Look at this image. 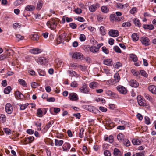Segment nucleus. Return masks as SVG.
<instances>
[{
  "label": "nucleus",
  "mask_w": 156,
  "mask_h": 156,
  "mask_svg": "<svg viewBox=\"0 0 156 156\" xmlns=\"http://www.w3.org/2000/svg\"><path fill=\"white\" fill-rule=\"evenodd\" d=\"M114 49L115 52L117 53H120L121 52V51L120 48L117 46H115L114 47Z\"/></svg>",
  "instance_id": "obj_49"
},
{
  "label": "nucleus",
  "mask_w": 156,
  "mask_h": 156,
  "mask_svg": "<svg viewBox=\"0 0 156 156\" xmlns=\"http://www.w3.org/2000/svg\"><path fill=\"white\" fill-rule=\"evenodd\" d=\"M106 94L108 96H110L114 94V93L111 91L109 90H106L105 92Z\"/></svg>",
  "instance_id": "obj_55"
},
{
  "label": "nucleus",
  "mask_w": 156,
  "mask_h": 156,
  "mask_svg": "<svg viewBox=\"0 0 156 156\" xmlns=\"http://www.w3.org/2000/svg\"><path fill=\"white\" fill-rule=\"evenodd\" d=\"M5 111L8 114H10L12 113L13 108L10 103H7L5 106Z\"/></svg>",
  "instance_id": "obj_7"
},
{
  "label": "nucleus",
  "mask_w": 156,
  "mask_h": 156,
  "mask_svg": "<svg viewBox=\"0 0 156 156\" xmlns=\"http://www.w3.org/2000/svg\"><path fill=\"white\" fill-rule=\"evenodd\" d=\"M11 89V87L8 86L5 89L4 92L5 94H9L10 92Z\"/></svg>",
  "instance_id": "obj_35"
},
{
  "label": "nucleus",
  "mask_w": 156,
  "mask_h": 156,
  "mask_svg": "<svg viewBox=\"0 0 156 156\" xmlns=\"http://www.w3.org/2000/svg\"><path fill=\"white\" fill-rule=\"evenodd\" d=\"M114 80L116 83L119 82L120 79L119 75L118 73H116L115 74L114 76Z\"/></svg>",
  "instance_id": "obj_26"
},
{
  "label": "nucleus",
  "mask_w": 156,
  "mask_h": 156,
  "mask_svg": "<svg viewBox=\"0 0 156 156\" xmlns=\"http://www.w3.org/2000/svg\"><path fill=\"white\" fill-rule=\"evenodd\" d=\"M140 40L142 44L146 46L150 45V41L149 39L146 37H143L140 38Z\"/></svg>",
  "instance_id": "obj_4"
},
{
  "label": "nucleus",
  "mask_w": 156,
  "mask_h": 156,
  "mask_svg": "<svg viewBox=\"0 0 156 156\" xmlns=\"http://www.w3.org/2000/svg\"><path fill=\"white\" fill-rule=\"evenodd\" d=\"M43 4V2L42 1H39L37 4V9L38 10H40L41 9Z\"/></svg>",
  "instance_id": "obj_30"
},
{
  "label": "nucleus",
  "mask_w": 156,
  "mask_h": 156,
  "mask_svg": "<svg viewBox=\"0 0 156 156\" xmlns=\"http://www.w3.org/2000/svg\"><path fill=\"white\" fill-rule=\"evenodd\" d=\"M132 142L134 145H137L140 144L141 142L138 139H133L132 140Z\"/></svg>",
  "instance_id": "obj_31"
},
{
  "label": "nucleus",
  "mask_w": 156,
  "mask_h": 156,
  "mask_svg": "<svg viewBox=\"0 0 156 156\" xmlns=\"http://www.w3.org/2000/svg\"><path fill=\"white\" fill-rule=\"evenodd\" d=\"M100 7V4L97 3L90 5L89 7V11L92 12H95L98 8Z\"/></svg>",
  "instance_id": "obj_6"
},
{
  "label": "nucleus",
  "mask_w": 156,
  "mask_h": 156,
  "mask_svg": "<svg viewBox=\"0 0 156 156\" xmlns=\"http://www.w3.org/2000/svg\"><path fill=\"white\" fill-rule=\"evenodd\" d=\"M117 138L118 140L122 141L124 139V135L122 133H120L117 135Z\"/></svg>",
  "instance_id": "obj_36"
},
{
  "label": "nucleus",
  "mask_w": 156,
  "mask_h": 156,
  "mask_svg": "<svg viewBox=\"0 0 156 156\" xmlns=\"http://www.w3.org/2000/svg\"><path fill=\"white\" fill-rule=\"evenodd\" d=\"M130 57L131 60L134 62H136L138 59L137 56L135 55L132 54L130 55Z\"/></svg>",
  "instance_id": "obj_37"
},
{
  "label": "nucleus",
  "mask_w": 156,
  "mask_h": 156,
  "mask_svg": "<svg viewBox=\"0 0 156 156\" xmlns=\"http://www.w3.org/2000/svg\"><path fill=\"white\" fill-rule=\"evenodd\" d=\"M124 144L126 146H129L130 145V143L127 139H126L124 142Z\"/></svg>",
  "instance_id": "obj_56"
},
{
  "label": "nucleus",
  "mask_w": 156,
  "mask_h": 156,
  "mask_svg": "<svg viewBox=\"0 0 156 156\" xmlns=\"http://www.w3.org/2000/svg\"><path fill=\"white\" fill-rule=\"evenodd\" d=\"M132 38L133 41H136L139 39V35L137 33H134L132 35Z\"/></svg>",
  "instance_id": "obj_24"
},
{
  "label": "nucleus",
  "mask_w": 156,
  "mask_h": 156,
  "mask_svg": "<svg viewBox=\"0 0 156 156\" xmlns=\"http://www.w3.org/2000/svg\"><path fill=\"white\" fill-rule=\"evenodd\" d=\"M122 18L118 17L114 14H111L110 16V20L111 21H119L121 20Z\"/></svg>",
  "instance_id": "obj_9"
},
{
  "label": "nucleus",
  "mask_w": 156,
  "mask_h": 156,
  "mask_svg": "<svg viewBox=\"0 0 156 156\" xmlns=\"http://www.w3.org/2000/svg\"><path fill=\"white\" fill-rule=\"evenodd\" d=\"M35 124V125L37 126V127L38 128L37 129L38 130H41V122H36Z\"/></svg>",
  "instance_id": "obj_39"
},
{
  "label": "nucleus",
  "mask_w": 156,
  "mask_h": 156,
  "mask_svg": "<svg viewBox=\"0 0 156 156\" xmlns=\"http://www.w3.org/2000/svg\"><path fill=\"white\" fill-rule=\"evenodd\" d=\"M133 22L136 26H137L139 27H141V24L139 20L137 18H134L133 20Z\"/></svg>",
  "instance_id": "obj_25"
},
{
  "label": "nucleus",
  "mask_w": 156,
  "mask_h": 156,
  "mask_svg": "<svg viewBox=\"0 0 156 156\" xmlns=\"http://www.w3.org/2000/svg\"><path fill=\"white\" fill-rule=\"evenodd\" d=\"M101 10L103 12L107 13L109 9L106 6H104L101 7Z\"/></svg>",
  "instance_id": "obj_38"
},
{
  "label": "nucleus",
  "mask_w": 156,
  "mask_h": 156,
  "mask_svg": "<svg viewBox=\"0 0 156 156\" xmlns=\"http://www.w3.org/2000/svg\"><path fill=\"white\" fill-rule=\"evenodd\" d=\"M80 39L81 41H83L86 39V37L85 35L83 34H81L80 35Z\"/></svg>",
  "instance_id": "obj_57"
},
{
  "label": "nucleus",
  "mask_w": 156,
  "mask_h": 156,
  "mask_svg": "<svg viewBox=\"0 0 156 156\" xmlns=\"http://www.w3.org/2000/svg\"><path fill=\"white\" fill-rule=\"evenodd\" d=\"M74 11L77 14H80L82 12V10L81 9L78 8L75 9Z\"/></svg>",
  "instance_id": "obj_48"
},
{
  "label": "nucleus",
  "mask_w": 156,
  "mask_h": 156,
  "mask_svg": "<svg viewBox=\"0 0 156 156\" xmlns=\"http://www.w3.org/2000/svg\"><path fill=\"white\" fill-rule=\"evenodd\" d=\"M35 8L34 6L32 5H28L26 6L25 9L29 11H32L34 10Z\"/></svg>",
  "instance_id": "obj_22"
},
{
  "label": "nucleus",
  "mask_w": 156,
  "mask_h": 156,
  "mask_svg": "<svg viewBox=\"0 0 156 156\" xmlns=\"http://www.w3.org/2000/svg\"><path fill=\"white\" fill-rule=\"evenodd\" d=\"M83 150L86 154H88L89 153V151L86 146H83Z\"/></svg>",
  "instance_id": "obj_59"
},
{
  "label": "nucleus",
  "mask_w": 156,
  "mask_h": 156,
  "mask_svg": "<svg viewBox=\"0 0 156 156\" xmlns=\"http://www.w3.org/2000/svg\"><path fill=\"white\" fill-rule=\"evenodd\" d=\"M69 98L71 101H76L78 99V96L76 94L70 93L69 94Z\"/></svg>",
  "instance_id": "obj_13"
},
{
  "label": "nucleus",
  "mask_w": 156,
  "mask_h": 156,
  "mask_svg": "<svg viewBox=\"0 0 156 156\" xmlns=\"http://www.w3.org/2000/svg\"><path fill=\"white\" fill-rule=\"evenodd\" d=\"M30 38L33 41H37L39 39V36L36 34H32L30 35Z\"/></svg>",
  "instance_id": "obj_29"
},
{
  "label": "nucleus",
  "mask_w": 156,
  "mask_h": 156,
  "mask_svg": "<svg viewBox=\"0 0 156 156\" xmlns=\"http://www.w3.org/2000/svg\"><path fill=\"white\" fill-rule=\"evenodd\" d=\"M15 96L17 99H23L24 98L23 95L19 91H17L15 93Z\"/></svg>",
  "instance_id": "obj_12"
},
{
  "label": "nucleus",
  "mask_w": 156,
  "mask_h": 156,
  "mask_svg": "<svg viewBox=\"0 0 156 156\" xmlns=\"http://www.w3.org/2000/svg\"><path fill=\"white\" fill-rule=\"evenodd\" d=\"M144 97L146 98L149 101H151L152 100V98L150 95L147 93H144Z\"/></svg>",
  "instance_id": "obj_44"
},
{
  "label": "nucleus",
  "mask_w": 156,
  "mask_h": 156,
  "mask_svg": "<svg viewBox=\"0 0 156 156\" xmlns=\"http://www.w3.org/2000/svg\"><path fill=\"white\" fill-rule=\"evenodd\" d=\"M83 56L82 54L79 52H76L74 53L72 57L75 58L76 59H80Z\"/></svg>",
  "instance_id": "obj_19"
},
{
  "label": "nucleus",
  "mask_w": 156,
  "mask_h": 156,
  "mask_svg": "<svg viewBox=\"0 0 156 156\" xmlns=\"http://www.w3.org/2000/svg\"><path fill=\"white\" fill-rule=\"evenodd\" d=\"M99 84L98 82L93 81L90 83L89 85V87L91 89H95L97 88Z\"/></svg>",
  "instance_id": "obj_16"
},
{
  "label": "nucleus",
  "mask_w": 156,
  "mask_h": 156,
  "mask_svg": "<svg viewBox=\"0 0 156 156\" xmlns=\"http://www.w3.org/2000/svg\"><path fill=\"white\" fill-rule=\"evenodd\" d=\"M99 109L103 112H106L107 111V109L103 107L100 106L99 108Z\"/></svg>",
  "instance_id": "obj_64"
},
{
  "label": "nucleus",
  "mask_w": 156,
  "mask_h": 156,
  "mask_svg": "<svg viewBox=\"0 0 156 156\" xmlns=\"http://www.w3.org/2000/svg\"><path fill=\"white\" fill-rule=\"evenodd\" d=\"M140 73L142 76L145 77H147L148 76V75L147 74L146 72L144 70H141L140 71Z\"/></svg>",
  "instance_id": "obj_42"
},
{
  "label": "nucleus",
  "mask_w": 156,
  "mask_h": 156,
  "mask_svg": "<svg viewBox=\"0 0 156 156\" xmlns=\"http://www.w3.org/2000/svg\"><path fill=\"white\" fill-rule=\"evenodd\" d=\"M90 90L87 87V85L85 83H83L81 87L79 89V91L81 93L88 94Z\"/></svg>",
  "instance_id": "obj_2"
},
{
  "label": "nucleus",
  "mask_w": 156,
  "mask_h": 156,
  "mask_svg": "<svg viewBox=\"0 0 156 156\" xmlns=\"http://www.w3.org/2000/svg\"><path fill=\"white\" fill-rule=\"evenodd\" d=\"M103 52L106 54H108L109 51L105 46L102 47L101 48Z\"/></svg>",
  "instance_id": "obj_41"
},
{
  "label": "nucleus",
  "mask_w": 156,
  "mask_h": 156,
  "mask_svg": "<svg viewBox=\"0 0 156 156\" xmlns=\"http://www.w3.org/2000/svg\"><path fill=\"white\" fill-rule=\"evenodd\" d=\"M23 2L21 0H17L14 2V5L15 6H18Z\"/></svg>",
  "instance_id": "obj_50"
},
{
  "label": "nucleus",
  "mask_w": 156,
  "mask_h": 156,
  "mask_svg": "<svg viewBox=\"0 0 156 156\" xmlns=\"http://www.w3.org/2000/svg\"><path fill=\"white\" fill-rule=\"evenodd\" d=\"M137 8L136 7H133L130 11V12L132 14H134L136 12Z\"/></svg>",
  "instance_id": "obj_63"
},
{
  "label": "nucleus",
  "mask_w": 156,
  "mask_h": 156,
  "mask_svg": "<svg viewBox=\"0 0 156 156\" xmlns=\"http://www.w3.org/2000/svg\"><path fill=\"white\" fill-rule=\"evenodd\" d=\"M122 66V64L119 62H116V64L114 65V67L116 68H118Z\"/></svg>",
  "instance_id": "obj_61"
},
{
  "label": "nucleus",
  "mask_w": 156,
  "mask_h": 156,
  "mask_svg": "<svg viewBox=\"0 0 156 156\" xmlns=\"http://www.w3.org/2000/svg\"><path fill=\"white\" fill-rule=\"evenodd\" d=\"M29 52L33 54H38L40 53L41 52V49L37 48H34L30 49Z\"/></svg>",
  "instance_id": "obj_17"
},
{
  "label": "nucleus",
  "mask_w": 156,
  "mask_h": 156,
  "mask_svg": "<svg viewBox=\"0 0 156 156\" xmlns=\"http://www.w3.org/2000/svg\"><path fill=\"white\" fill-rule=\"evenodd\" d=\"M70 148V145L68 143H64L62 147V148L64 151H68Z\"/></svg>",
  "instance_id": "obj_18"
},
{
  "label": "nucleus",
  "mask_w": 156,
  "mask_h": 156,
  "mask_svg": "<svg viewBox=\"0 0 156 156\" xmlns=\"http://www.w3.org/2000/svg\"><path fill=\"white\" fill-rule=\"evenodd\" d=\"M37 62L38 64H45L47 62L46 59L44 57H40L37 60Z\"/></svg>",
  "instance_id": "obj_11"
},
{
  "label": "nucleus",
  "mask_w": 156,
  "mask_h": 156,
  "mask_svg": "<svg viewBox=\"0 0 156 156\" xmlns=\"http://www.w3.org/2000/svg\"><path fill=\"white\" fill-rule=\"evenodd\" d=\"M110 36L112 37H116L119 35V32L117 30H111L108 32Z\"/></svg>",
  "instance_id": "obj_8"
},
{
  "label": "nucleus",
  "mask_w": 156,
  "mask_h": 156,
  "mask_svg": "<svg viewBox=\"0 0 156 156\" xmlns=\"http://www.w3.org/2000/svg\"><path fill=\"white\" fill-rule=\"evenodd\" d=\"M144 28L149 30L153 29L154 28V26L152 24L146 25H144Z\"/></svg>",
  "instance_id": "obj_40"
},
{
  "label": "nucleus",
  "mask_w": 156,
  "mask_h": 156,
  "mask_svg": "<svg viewBox=\"0 0 156 156\" xmlns=\"http://www.w3.org/2000/svg\"><path fill=\"white\" fill-rule=\"evenodd\" d=\"M131 25V23L128 22L124 23L122 24V27H130Z\"/></svg>",
  "instance_id": "obj_47"
},
{
  "label": "nucleus",
  "mask_w": 156,
  "mask_h": 156,
  "mask_svg": "<svg viewBox=\"0 0 156 156\" xmlns=\"http://www.w3.org/2000/svg\"><path fill=\"white\" fill-rule=\"evenodd\" d=\"M104 154L105 156H111V154L110 151L108 150H106L104 151Z\"/></svg>",
  "instance_id": "obj_62"
},
{
  "label": "nucleus",
  "mask_w": 156,
  "mask_h": 156,
  "mask_svg": "<svg viewBox=\"0 0 156 156\" xmlns=\"http://www.w3.org/2000/svg\"><path fill=\"white\" fill-rule=\"evenodd\" d=\"M114 154L115 156H121L122 153L118 149L115 148L114 149Z\"/></svg>",
  "instance_id": "obj_27"
},
{
  "label": "nucleus",
  "mask_w": 156,
  "mask_h": 156,
  "mask_svg": "<svg viewBox=\"0 0 156 156\" xmlns=\"http://www.w3.org/2000/svg\"><path fill=\"white\" fill-rule=\"evenodd\" d=\"M90 50L91 52L93 53H97L98 52V49L96 47L94 46H91L90 48Z\"/></svg>",
  "instance_id": "obj_23"
},
{
  "label": "nucleus",
  "mask_w": 156,
  "mask_h": 156,
  "mask_svg": "<svg viewBox=\"0 0 156 156\" xmlns=\"http://www.w3.org/2000/svg\"><path fill=\"white\" fill-rule=\"evenodd\" d=\"M132 72L133 74L136 76H138L140 74V73L135 70H132Z\"/></svg>",
  "instance_id": "obj_51"
},
{
  "label": "nucleus",
  "mask_w": 156,
  "mask_h": 156,
  "mask_svg": "<svg viewBox=\"0 0 156 156\" xmlns=\"http://www.w3.org/2000/svg\"><path fill=\"white\" fill-rule=\"evenodd\" d=\"M70 86L73 87H76L78 86V84L76 81H74L71 83Z\"/></svg>",
  "instance_id": "obj_58"
},
{
  "label": "nucleus",
  "mask_w": 156,
  "mask_h": 156,
  "mask_svg": "<svg viewBox=\"0 0 156 156\" xmlns=\"http://www.w3.org/2000/svg\"><path fill=\"white\" fill-rule=\"evenodd\" d=\"M100 31L101 34L102 35H104L106 34V31H105V29L104 27L103 26H101L100 27Z\"/></svg>",
  "instance_id": "obj_34"
},
{
  "label": "nucleus",
  "mask_w": 156,
  "mask_h": 156,
  "mask_svg": "<svg viewBox=\"0 0 156 156\" xmlns=\"http://www.w3.org/2000/svg\"><path fill=\"white\" fill-rule=\"evenodd\" d=\"M63 143V141L62 140H59L55 139V146H61Z\"/></svg>",
  "instance_id": "obj_28"
},
{
  "label": "nucleus",
  "mask_w": 156,
  "mask_h": 156,
  "mask_svg": "<svg viewBox=\"0 0 156 156\" xmlns=\"http://www.w3.org/2000/svg\"><path fill=\"white\" fill-rule=\"evenodd\" d=\"M84 131V129L83 128H81L80 130V133H79V136L80 138H82L83 137V132Z\"/></svg>",
  "instance_id": "obj_45"
},
{
  "label": "nucleus",
  "mask_w": 156,
  "mask_h": 156,
  "mask_svg": "<svg viewBox=\"0 0 156 156\" xmlns=\"http://www.w3.org/2000/svg\"><path fill=\"white\" fill-rule=\"evenodd\" d=\"M66 36V33H64L60 35L59 37L60 38V39H61L63 41L64 40H65V38Z\"/></svg>",
  "instance_id": "obj_46"
},
{
  "label": "nucleus",
  "mask_w": 156,
  "mask_h": 156,
  "mask_svg": "<svg viewBox=\"0 0 156 156\" xmlns=\"http://www.w3.org/2000/svg\"><path fill=\"white\" fill-rule=\"evenodd\" d=\"M31 85L32 87L34 88H35L37 87V86H39L38 84L37 83L35 82L31 83Z\"/></svg>",
  "instance_id": "obj_60"
},
{
  "label": "nucleus",
  "mask_w": 156,
  "mask_h": 156,
  "mask_svg": "<svg viewBox=\"0 0 156 156\" xmlns=\"http://www.w3.org/2000/svg\"><path fill=\"white\" fill-rule=\"evenodd\" d=\"M112 60L111 58H107L103 61V63L106 65L110 66L112 64Z\"/></svg>",
  "instance_id": "obj_20"
},
{
  "label": "nucleus",
  "mask_w": 156,
  "mask_h": 156,
  "mask_svg": "<svg viewBox=\"0 0 156 156\" xmlns=\"http://www.w3.org/2000/svg\"><path fill=\"white\" fill-rule=\"evenodd\" d=\"M16 38L18 41L20 40H22L24 39V37L20 34H17L16 35Z\"/></svg>",
  "instance_id": "obj_43"
},
{
  "label": "nucleus",
  "mask_w": 156,
  "mask_h": 156,
  "mask_svg": "<svg viewBox=\"0 0 156 156\" xmlns=\"http://www.w3.org/2000/svg\"><path fill=\"white\" fill-rule=\"evenodd\" d=\"M129 84L131 87H137L139 85V83L134 80H131L129 82Z\"/></svg>",
  "instance_id": "obj_10"
},
{
  "label": "nucleus",
  "mask_w": 156,
  "mask_h": 156,
  "mask_svg": "<svg viewBox=\"0 0 156 156\" xmlns=\"http://www.w3.org/2000/svg\"><path fill=\"white\" fill-rule=\"evenodd\" d=\"M34 139V138L32 136H30L24 139V141L27 144L30 143L33 141Z\"/></svg>",
  "instance_id": "obj_21"
},
{
  "label": "nucleus",
  "mask_w": 156,
  "mask_h": 156,
  "mask_svg": "<svg viewBox=\"0 0 156 156\" xmlns=\"http://www.w3.org/2000/svg\"><path fill=\"white\" fill-rule=\"evenodd\" d=\"M70 74L71 76H74L76 77H77L79 76V75L77 73L74 71H72V72L70 73Z\"/></svg>",
  "instance_id": "obj_53"
},
{
  "label": "nucleus",
  "mask_w": 156,
  "mask_h": 156,
  "mask_svg": "<svg viewBox=\"0 0 156 156\" xmlns=\"http://www.w3.org/2000/svg\"><path fill=\"white\" fill-rule=\"evenodd\" d=\"M58 23L59 21L58 19L51 18L47 22V25L50 28L53 30L56 28Z\"/></svg>",
  "instance_id": "obj_1"
},
{
  "label": "nucleus",
  "mask_w": 156,
  "mask_h": 156,
  "mask_svg": "<svg viewBox=\"0 0 156 156\" xmlns=\"http://www.w3.org/2000/svg\"><path fill=\"white\" fill-rule=\"evenodd\" d=\"M149 91L152 93L156 94V86L154 85H151L148 87Z\"/></svg>",
  "instance_id": "obj_14"
},
{
  "label": "nucleus",
  "mask_w": 156,
  "mask_h": 156,
  "mask_svg": "<svg viewBox=\"0 0 156 156\" xmlns=\"http://www.w3.org/2000/svg\"><path fill=\"white\" fill-rule=\"evenodd\" d=\"M0 121L4 123L6 121V117L4 114H0Z\"/></svg>",
  "instance_id": "obj_33"
},
{
  "label": "nucleus",
  "mask_w": 156,
  "mask_h": 156,
  "mask_svg": "<svg viewBox=\"0 0 156 156\" xmlns=\"http://www.w3.org/2000/svg\"><path fill=\"white\" fill-rule=\"evenodd\" d=\"M18 81L20 85H22L24 87H27V84L25 81L22 79H20L18 80Z\"/></svg>",
  "instance_id": "obj_32"
},
{
  "label": "nucleus",
  "mask_w": 156,
  "mask_h": 156,
  "mask_svg": "<svg viewBox=\"0 0 156 156\" xmlns=\"http://www.w3.org/2000/svg\"><path fill=\"white\" fill-rule=\"evenodd\" d=\"M28 104H24L21 105H20V109L21 110H23L25 109L28 106Z\"/></svg>",
  "instance_id": "obj_52"
},
{
  "label": "nucleus",
  "mask_w": 156,
  "mask_h": 156,
  "mask_svg": "<svg viewBox=\"0 0 156 156\" xmlns=\"http://www.w3.org/2000/svg\"><path fill=\"white\" fill-rule=\"evenodd\" d=\"M137 100L139 105L142 106H144L146 105V101L144 99L142 98L141 96L139 95L137 96Z\"/></svg>",
  "instance_id": "obj_3"
},
{
  "label": "nucleus",
  "mask_w": 156,
  "mask_h": 156,
  "mask_svg": "<svg viewBox=\"0 0 156 156\" xmlns=\"http://www.w3.org/2000/svg\"><path fill=\"white\" fill-rule=\"evenodd\" d=\"M117 90L121 94H125L127 92V90L124 87L119 85L116 87Z\"/></svg>",
  "instance_id": "obj_5"
},
{
  "label": "nucleus",
  "mask_w": 156,
  "mask_h": 156,
  "mask_svg": "<svg viewBox=\"0 0 156 156\" xmlns=\"http://www.w3.org/2000/svg\"><path fill=\"white\" fill-rule=\"evenodd\" d=\"M11 51H12L11 50L7 51H6V52L5 53V55H7V58H10V57L12 56V55L11 54Z\"/></svg>",
  "instance_id": "obj_54"
},
{
  "label": "nucleus",
  "mask_w": 156,
  "mask_h": 156,
  "mask_svg": "<svg viewBox=\"0 0 156 156\" xmlns=\"http://www.w3.org/2000/svg\"><path fill=\"white\" fill-rule=\"evenodd\" d=\"M73 67H74L76 68H79L83 71H85L86 69V67L85 66L78 64L76 63H74Z\"/></svg>",
  "instance_id": "obj_15"
}]
</instances>
